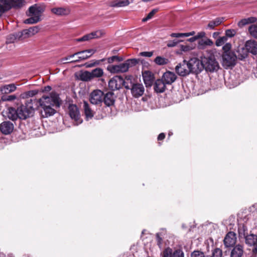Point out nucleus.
Returning <instances> with one entry per match:
<instances>
[{"mask_svg":"<svg viewBox=\"0 0 257 257\" xmlns=\"http://www.w3.org/2000/svg\"><path fill=\"white\" fill-rule=\"evenodd\" d=\"M245 243L248 246H252V253L253 254H257V235L250 233L244 238Z\"/></svg>","mask_w":257,"mask_h":257,"instance_id":"13","label":"nucleus"},{"mask_svg":"<svg viewBox=\"0 0 257 257\" xmlns=\"http://www.w3.org/2000/svg\"><path fill=\"white\" fill-rule=\"evenodd\" d=\"M38 93V91L37 90H31L28 91V95L30 96H33L36 95Z\"/></svg>","mask_w":257,"mask_h":257,"instance_id":"60","label":"nucleus"},{"mask_svg":"<svg viewBox=\"0 0 257 257\" xmlns=\"http://www.w3.org/2000/svg\"><path fill=\"white\" fill-rule=\"evenodd\" d=\"M170 36L176 38L184 37V33H172Z\"/></svg>","mask_w":257,"mask_h":257,"instance_id":"55","label":"nucleus"},{"mask_svg":"<svg viewBox=\"0 0 257 257\" xmlns=\"http://www.w3.org/2000/svg\"><path fill=\"white\" fill-rule=\"evenodd\" d=\"M154 89L157 93H163L166 89V84L161 79H158L154 84Z\"/></svg>","mask_w":257,"mask_h":257,"instance_id":"24","label":"nucleus"},{"mask_svg":"<svg viewBox=\"0 0 257 257\" xmlns=\"http://www.w3.org/2000/svg\"><path fill=\"white\" fill-rule=\"evenodd\" d=\"M188 64L190 73L198 74L203 70L201 60L196 58H192L188 61Z\"/></svg>","mask_w":257,"mask_h":257,"instance_id":"9","label":"nucleus"},{"mask_svg":"<svg viewBox=\"0 0 257 257\" xmlns=\"http://www.w3.org/2000/svg\"><path fill=\"white\" fill-rule=\"evenodd\" d=\"M156 240L157 241V244L159 245H160L162 244V238L160 236L158 233H157L156 235Z\"/></svg>","mask_w":257,"mask_h":257,"instance_id":"59","label":"nucleus"},{"mask_svg":"<svg viewBox=\"0 0 257 257\" xmlns=\"http://www.w3.org/2000/svg\"><path fill=\"white\" fill-rule=\"evenodd\" d=\"M14 130V125L10 121H4L0 124V131L4 135H10Z\"/></svg>","mask_w":257,"mask_h":257,"instance_id":"15","label":"nucleus"},{"mask_svg":"<svg viewBox=\"0 0 257 257\" xmlns=\"http://www.w3.org/2000/svg\"><path fill=\"white\" fill-rule=\"evenodd\" d=\"M83 107L84 114L86 119L88 120L89 119L92 118L94 116V112L92 110L89 104L87 102L84 101Z\"/></svg>","mask_w":257,"mask_h":257,"instance_id":"32","label":"nucleus"},{"mask_svg":"<svg viewBox=\"0 0 257 257\" xmlns=\"http://www.w3.org/2000/svg\"><path fill=\"white\" fill-rule=\"evenodd\" d=\"M34 103L39 104L41 108L40 113L43 118L49 117L56 113V110L54 108L59 107L60 102L59 96L56 94H51L50 96H43L42 98L34 99Z\"/></svg>","mask_w":257,"mask_h":257,"instance_id":"1","label":"nucleus"},{"mask_svg":"<svg viewBox=\"0 0 257 257\" xmlns=\"http://www.w3.org/2000/svg\"><path fill=\"white\" fill-rule=\"evenodd\" d=\"M17 98L16 95H3L1 96V100L3 101H12Z\"/></svg>","mask_w":257,"mask_h":257,"instance_id":"40","label":"nucleus"},{"mask_svg":"<svg viewBox=\"0 0 257 257\" xmlns=\"http://www.w3.org/2000/svg\"><path fill=\"white\" fill-rule=\"evenodd\" d=\"M197 40L196 37V36H194V37H192V38H191L189 39H188V41H189V42H193L195 41V40Z\"/></svg>","mask_w":257,"mask_h":257,"instance_id":"63","label":"nucleus"},{"mask_svg":"<svg viewBox=\"0 0 257 257\" xmlns=\"http://www.w3.org/2000/svg\"><path fill=\"white\" fill-rule=\"evenodd\" d=\"M168 62V59L161 56H157L154 60V62L158 65H166Z\"/></svg>","mask_w":257,"mask_h":257,"instance_id":"39","label":"nucleus"},{"mask_svg":"<svg viewBox=\"0 0 257 257\" xmlns=\"http://www.w3.org/2000/svg\"><path fill=\"white\" fill-rule=\"evenodd\" d=\"M219 34V33L218 32H214L213 34V37L214 38H215L216 36H217Z\"/></svg>","mask_w":257,"mask_h":257,"instance_id":"64","label":"nucleus"},{"mask_svg":"<svg viewBox=\"0 0 257 257\" xmlns=\"http://www.w3.org/2000/svg\"><path fill=\"white\" fill-rule=\"evenodd\" d=\"M139 55L143 57H151L153 55V52H142Z\"/></svg>","mask_w":257,"mask_h":257,"instance_id":"53","label":"nucleus"},{"mask_svg":"<svg viewBox=\"0 0 257 257\" xmlns=\"http://www.w3.org/2000/svg\"><path fill=\"white\" fill-rule=\"evenodd\" d=\"M179 42V41L176 40H174L173 41H170L168 42L167 46L168 47H173L176 46Z\"/></svg>","mask_w":257,"mask_h":257,"instance_id":"52","label":"nucleus"},{"mask_svg":"<svg viewBox=\"0 0 257 257\" xmlns=\"http://www.w3.org/2000/svg\"><path fill=\"white\" fill-rule=\"evenodd\" d=\"M247 231V227L244 224L242 223L238 225V233L239 238H244L247 236L248 235Z\"/></svg>","mask_w":257,"mask_h":257,"instance_id":"35","label":"nucleus"},{"mask_svg":"<svg viewBox=\"0 0 257 257\" xmlns=\"http://www.w3.org/2000/svg\"><path fill=\"white\" fill-rule=\"evenodd\" d=\"M243 253V246L241 244H237L234 246L231 251L230 257H241Z\"/></svg>","mask_w":257,"mask_h":257,"instance_id":"27","label":"nucleus"},{"mask_svg":"<svg viewBox=\"0 0 257 257\" xmlns=\"http://www.w3.org/2000/svg\"><path fill=\"white\" fill-rule=\"evenodd\" d=\"M126 89H130L132 95L135 98L142 96L145 91V88L143 84L136 82L132 76H128V80L125 86Z\"/></svg>","mask_w":257,"mask_h":257,"instance_id":"4","label":"nucleus"},{"mask_svg":"<svg viewBox=\"0 0 257 257\" xmlns=\"http://www.w3.org/2000/svg\"><path fill=\"white\" fill-rule=\"evenodd\" d=\"M71 55H69V56H68L67 57H64V58H62V59H61V62L62 63H63V64H66V63H70V61H69V62H64V60H69V59H70V58H73V57H70V56H71Z\"/></svg>","mask_w":257,"mask_h":257,"instance_id":"58","label":"nucleus"},{"mask_svg":"<svg viewBox=\"0 0 257 257\" xmlns=\"http://www.w3.org/2000/svg\"><path fill=\"white\" fill-rule=\"evenodd\" d=\"M195 34V32L194 31H192L189 33H184V37H189L190 36H193Z\"/></svg>","mask_w":257,"mask_h":257,"instance_id":"61","label":"nucleus"},{"mask_svg":"<svg viewBox=\"0 0 257 257\" xmlns=\"http://www.w3.org/2000/svg\"><path fill=\"white\" fill-rule=\"evenodd\" d=\"M245 47L248 53L253 55H257V41L253 40H248L245 42Z\"/></svg>","mask_w":257,"mask_h":257,"instance_id":"23","label":"nucleus"},{"mask_svg":"<svg viewBox=\"0 0 257 257\" xmlns=\"http://www.w3.org/2000/svg\"><path fill=\"white\" fill-rule=\"evenodd\" d=\"M224 19V18L223 17L216 18L214 20L211 21L209 22L207 27L211 30H213L215 27L220 25L222 23Z\"/></svg>","mask_w":257,"mask_h":257,"instance_id":"34","label":"nucleus"},{"mask_svg":"<svg viewBox=\"0 0 257 257\" xmlns=\"http://www.w3.org/2000/svg\"><path fill=\"white\" fill-rule=\"evenodd\" d=\"M108 63H112L114 61L120 62L123 61V58L122 57H119L117 56H113L109 57L107 59Z\"/></svg>","mask_w":257,"mask_h":257,"instance_id":"43","label":"nucleus"},{"mask_svg":"<svg viewBox=\"0 0 257 257\" xmlns=\"http://www.w3.org/2000/svg\"><path fill=\"white\" fill-rule=\"evenodd\" d=\"M195 36L196 37L197 40L199 39H202L203 37L205 36V33L204 32H199Z\"/></svg>","mask_w":257,"mask_h":257,"instance_id":"56","label":"nucleus"},{"mask_svg":"<svg viewBox=\"0 0 257 257\" xmlns=\"http://www.w3.org/2000/svg\"><path fill=\"white\" fill-rule=\"evenodd\" d=\"M235 34L236 32L234 30L228 29L225 31V35L226 37L230 38L233 37Z\"/></svg>","mask_w":257,"mask_h":257,"instance_id":"51","label":"nucleus"},{"mask_svg":"<svg viewBox=\"0 0 257 257\" xmlns=\"http://www.w3.org/2000/svg\"><path fill=\"white\" fill-rule=\"evenodd\" d=\"M231 45L230 43H226L222 47V50L223 51L222 54H227L228 53L233 52L231 50Z\"/></svg>","mask_w":257,"mask_h":257,"instance_id":"46","label":"nucleus"},{"mask_svg":"<svg viewBox=\"0 0 257 257\" xmlns=\"http://www.w3.org/2000/svg\"><path fill=\"white\" fill-rule=\"evenodd\" d=\"M221 57V64L225 69L232 68L235 65L237 56L236 54L234 52L222 54Z\"/></svg>","mask_w":257,"mask_h":257,"instance_id":"7","label":"nucleus"},{"mask_svg":"<svg viewBox=\"0 0 257 257\" xmlns=\"http://www.w3.org/2000/svg\"><path fill=\"white\" fill-rule=\"evenodd\" d=\"M177 78L176 75L174 72L167 71L163 74L161 79L166 85H171L175 81Z\"/></svg>","mask_w":257,"mask_h":257,"instance_id":"21","label":"nucleus"},{"mask_svg":"<svg viewBox=\"0 0 257 257\" xmlns=\"http://www.w3.org/2000/svg\"><path fill=\"white\" fill-rule=\"evenodd\" d=\"M213 44V41L209 39H202L198 42V48L199 49L203 50L206 48L207 46H211Z\"/></svg>","mask_w":257,"mask_h":257,"instance_id":"29","label":"nucleus"},{"mask_svg":"<svg viewBox=\"0 0 257 257\" xmlns=\"http://www.w3.org/2000/svg\"><path fill=\"white\" fill-rule=\"evenodd\" d=\"M104 33L101 30L96 31L95 32H93L90 34H86L81 38H78L77 39V41L78 42H83L89 40H91L93 38H97L101 37Z\"/></svg>","mask_w":257,"mask_h":257,"instance_id":"20","label":"nucleus"},{"mask_svg":"<svg viewBox=\"0 0 257 257\" xmlns=\"http://www.w3.org/2000/svg\"><path fill=\"white\" fill-rule=\"evenodd\" d=\"M159 11L158 9H154L152 10L147 15L146 18H143V22H146L152 18V17Z\"/></svg>","mask_w":257,"mask_h":257,"instance_id":"42","label":"nucleus"},{"mask_svg":"<svg viewBox=\"0 0 257 257\" xmlns=\"http://www.w3.org/2000/svg\"><path fill=\"white\" fill-rule=\"evenodd\" d=\"M33 103H35L34 100L31 99L28 100L25 104H22L18 107L19 118L26 119L33 115L35 111Z\"/></svg>","mask_w":257,"mask_h":257,"instance_id":"5","label":"nucleus"},{"mask_svg":"<svg viewBox=\"0 0 257 257\" xmlns=\"http://www.w3.org/2000/svg\"><path fill=\"white\" fill-rule=\"evenodd\" d=\"M95 52V50L91 49L76 52L72 54L70 57H75L76 55H78V58L76 60H72L70 62L73 63L86 60L91 57Z\"/></svg>","mask_w":257,"mask_h":257,"instance_id":"10","label":"nucleus"},{"mask_svg":"<svg viewBox=\"0 0 257 257\" xmlns=\"http://www.w3.org/2000/svg\"><path fill=\"white\" fill-rule=\"evenodd\" d=\"M236 233L233 231L228 232L223 240L224 245L227 247L233 246L236 241Z\"/></svg>","mask_w":257,"mask_h":257,"instance_id":"16","label":"nucleus"},{"mask_svg":"<svg viewBox=\"0 0 257 257\" xmlns=\"http://www.w3.org/2000/svg\"><path fill=\"white\" fill-rule=\"evenodd\" d=\"M16 89V86L13 83L2 86L0 87V95H7L15 91Z\"/></svg>","mask_w":257,"mask_h":257,"instance_id":"26","label":"nucleus"},{"mask_svg":"<svg viewBox=\"0 0 257 257\" xmlns=\"http://www.w3.org/2000/svg\"><path fill=\"white\" fill-rule=\"evenodd\" d=\"M115 96L113 92L109 91L104 93L103 97V102L106 106L111 107L114 105Z\"/></svg>","mask_w":257,"mask_h":257,"instance_id":"19","label":"nucleus"},{"mask_svg":"<svg viewBox=\"0 0 257 257\" xmlns=\"http://www.w3.org/2000/svg\"><path fill=\"white\" fill-rule=\"evenodd\" d=\"M227 40V38L225 36L219 37L217 39L215 42V45L217 46H220L224 44L225 41Z\"/></svg>","mask_w":257,"mask_h":257,"instance_id":"47","label":"nucleus"},{"mask_svg":"<svg viewBox=\"0 0 257 257\" xmlns=\"http://www.w3.org/2000/svg\"><path fill=\"white\" fill-rule=\"evenodd\" d=\"M105 59H102L101 60H97V61H95L94 63H86L85 64V65L86 66V68H90V67H92L95 65H99L100 64V62H103L105 61Z\"/></svg>","mask_w":257,"mask_h":257,"instance_id":"48","label":"nucleus"},{"mask_svg":"<svg viewBox=\"0 0 257 257\" xmlns=\"http://www.w3.org/2000/svg\"><path fill=\"white\" fill-rule=\"evenodd\" d=\"M250 35L253 37L257 38V25H252L248 29Z\"/></svg>","mask_w":257,"mask_h":257,"instance_id":"41","label":"nucleus"},{"mask_svg":"<svg viewBox=\"0 0 257 257\" xmlns=\"http://www.w3.org/2000/svg\"><path fill=\"white\" fill-rule=\"evenodd\" d=\"M13 7L14 8H20L22 6L24 0H13Z\"/></svg>","mask_w":257,"mask_h":257,"instance_id":"50","label":"nucleus"},{"mask_svg":"<svg viewBox=\"0 0 257 257\" xmlns=\"http://www.w3.org/2000/svg\"><path fill=\"white\" fill-rule=\"evenodd\" d=\"M256 18L255 17H249L246 19L241 20L238 22V26L240 27H243L246 25L253 23L256 21Z\"/></svg>","mask_w":257,"mask_h":257,"instance_id":"37","label":"nucleus"},{"mask_svg":"<svg viewBox=\"0 0 257 257\" xmlns=\"http://www.w3.org/2000/svg\"><path fill=\"white\" fill-rule=\"evenodd\" d=\"M13 0H0V12L4 13L13 7Z\"/></svg>","mask_w":257,"mask_h":257,"instance_id":"25","label":"nucleus"},{"mask_svg":"<svg viewBox=\"0 0 257 257\" xmlns=\"http://www.w3.org/2000/svg\"><path fill=\"white\" fill-rule=\"evenodd\" d=\"M18 33H16L15 34L10 35L9 36V40L10 43H14L15 41H20V40H23V39H19L18 38H15V37L13 36V35H16Z\"/></svg>","mask_w":257,"mask_h":257,"instance_id":"54","label":"nucleus"},{"mask_svg":"<svg viewBox=\"0 0 257 257\" xmlns=\"http://www.w3.org/2000/svg\"><path fill=\"white\" fill-rule=\"evenodd\" d=\"M40 30L39 26H34L29 28L28 29H24L21 32H19L16 35H13L15 38H18L19 39H25L27 38L31 37L37 33Z\"/></svg>","mask_w":257,"mask_h":257,"instance_id":"8","label":"nucleus"},{"mask_svg":"<svg viewBox=\"0 0 257 257\" xmlns=\"http://www.w3.org/2000/svg\"><path fill=\"white\" fill-rule=\"evenodd\" d=\"M52 88L51 86H45V88H44V91H49L51 90Z\"/></svg>","mask_w":257,"mask_h":257,"instance_id":"62","label":"nucleus"},{"mask_svg":"<svg viewBox=\"0 0 257 257\" xmlns=\"http://www.w3.org/2000/svg\"><path fill=\"white\" fill-rule=\"evenodd\" d=\"M7 116L12 120H16L19 118V113L18 112V108L16 109L15 108L10 107L8 109Z\"/></svg>","mask_w":257,"mask_h":257,"instance_id":"31","label":"nucleus"},{"mask_svg":"<svg viewBox=\"0 0 257 257\" xmlns=\"http://www.w3.org/2000/svg\"><path fill=\"white\" fill-rule=\"evenodd\" d=\"M139 63V60L137 59H130L126 60L124 63L118 65L120 72H126L130 67L137 65Z\"/></svg>","mask_w":257,"mask_h":257,"instance_id":"17","label":"nucleus"},{"mask_svg":"<svg viewBox=\"0 0 257 257\" xmlns=\"http://www.w3.org/2000/svg\"><path fill=\"white\" fill-rule=\"evenodd\" d=\"M143 78L146 86H151L155 80V76L153 73L150 71L143 72Z\"/></svg>","mask_w":257,"mask_h":257,"instance_id":"22","label":"nucleus"},{"mask_svg":"<svg viewBox=\"0 0 257 257\" xmlns=\"http://www.w3.org/2000/svg\"><path fill=\"white\" fill-rule=\"evenodd\" d=\"M222 251L219 248H216L212 250V255L210 257H222Z\"/></svg>","mask_w":257,"mask_h":257,"instance_id":"44","label":"nucleus"},{"mask_svg":"<svg viewBox=\"0 0 257 257\" xmlns=\"http://www.w3.org/2000/svg\"><path fill=\"white\" fill-rule=\"evenodd\" d=\"M68 111L70 117L74 120L77 123H80L82 122L80 112L76 105L70 104L68 107Z\"/></svg>","mask_w":257,"mask_h":257,"instance_id":"14","label":"nucleus"},{"mask_svg":"<svg viewBox=\"0 0 257 257\" xmlns=\"http://www.w3.org/2000/svg\"><path fill=\"white\" fill-rule=\"evenodd\" d=\"M128 80V76H125L124 79L120 76H115L109 81V88L112 91L118 90L123 86L125 88Z\"/></svg>","mask_w":257,"mask_h":257,"instance_id":"6","label":"nucleus"},{"mask_svg":"<svg viewBox=\"0 0 257 257\" xmlns=\"http://www.w3.org/2000/svg\"><path fill=\"white\" fill-rule=\"evenodd\" d=\"M79 79L84 82H88L92 80V77L91 72L88 71H84L80 72L79 75Z\"/></svg>","mask_w":257,"mask_h":257,"instance_id":"33","label":"nucleus"},{"mask_svg":"<svg viewBox=\"0 0 257 257\" xmlns=\"http://www.w3.org/2000/svg\"><path fill=\"white\" fill-rule=\"evenodd\" d=\"M91 73L92 79H93L94 78L101 77L104 74V72L102 68L98 67L92 70Z\"/></svg>","mask_w":257,"mask_h":257,"instance_id":"38","label":"nucleus"},{"mask_svg":"<svg viewBox=\"0 0 257 257\" xmlns=\"http://www.w3.org/2000/svg\"><path fill=\"white\" fill-rule=\"evenodd\" d=\"M176 73L180 76H186L190 73L188 61L184 60L182 63L178 64L175 67Z\"/></svg>","mask_w":257,"mask_h":257,"instance_id":"12","label":"nucleus"},{"mask_svg":"<svg viewBox=\"0 0 257 257\" xmlns=\"http://www.w3.org/2000/svg\"><path fill=\"white\" fill-rule=\"evenodd\" d=\"M51 11L56 15L61 16L68 15L70 13V10L69 8L62 7L52 8L51 9Z\"/></svg>","mask_w":257,"mask_h":257,"instance_id":"28","label":"nucleus"},{"mask_svg":"<svg viewBox=\"0 0 257 257\" xmlns=\"http://www.w3.org/2000/svg\"><path fill=\"white\" fill-rule=\"evenodd\" d=\"M204 253L199 250H194L191 254V257H204Z\"/></svg>","mask_w":257,"mask_h":257,"instance_id":"49","label":"nucleus"},{"mask_svg":"<svg viewBox=\"0 0 257 257\" xmlns=\"http://www.w3.org/2000/svg\"><path fill=\"white\" fill-rule=\"evenodd\" d=\"M166 135L164 133H161L158 136V141H163L165 138Z\"/></svg>","mask_w":257,"mask_h":257,"instance_id":"57","label":"nucleus"},{"mask_svg":"<svg viewBox=\"0 0 257 257\" xmlns=\"http://www.w3.org/2000/svg\"><path fill=\"white\" fill-rule=\"evenodd\" d=\"M104 92L99 89L93 90L90 95L89 101L91 103L95 105L101 104L103 102Z\"/></svg>","mask_w":257,"mask_h":257,"instance_id":"11","label":"nucleus"},{"mask_svg":"<svg viewBox=\"0 0 257 257\" xmlns=\"http://www.w3.org/2000/svg\"><path fill=\"white\" fill-rule=\"evenodd\" d=\"M107 70L111 73H113L120 72L118 65H108L107 66Z\"/></svg>","mask_w":257,"mask_h":257,"instance_id":"45","label":"nucleus"},{"mask_svg":"<svg viewBox=\"0 0 257 257\" xmlns=\"http://www.w3.org/2000/svg\"><path fill=\"white\" fill-rule=\"evenodd\" d=\"M162 257H184V253L180 248L175 249L174 251L168 248L163 251Z\"/></svg>","mask_w":257,"mask_h":257,"instance_id":"18","label":"nucleus"},{"mask_svg":"<svg viewBox=\"0 0 257 257\" xmlns=\"http://www.w3.org/2000/svg\"><path fill=\"white\" fill-rule=\"evenodd\" d=\"M129 4L128 0H114L110 2L109 6L110 7H123Z\"/></svg>","mask_w":257,"mask_h":257,"instance_id":"30","label":"nucleus"},{"mask_svg":"<svg viewBox=\"0 0 257 257\" xmlns=\"http://www.w3.org/2000/svg\"><path fill=\"white\" fill-rule=\"evenodd\" d=\"M248 52L245 48H238L237 51V59L240 60H243L246 58L248 56Z\"/></svg>","mask_w":257,"mask_h":257,"instance_id":"36","label":"nucleus"},{"mask_svg":"<svg viewBox=\"0 0 257 257\" xmlns=\"http://www.w3.org/2000/svg\"><path fill=\"white\" fill-rule=\"evenodd\" d=\"M203 69L206 72H216L219 69L220 66L217 61L215 57L213 54H208L206 56L201 57Z\"/></svg>","mask_w":257,"mask_h":257,"instance_id":"3","label":"nucleus"},{"mask_svg":"<svg viewBox=\"0 0 257 257\" xmlns=\"http://www.w3.org/2000/svg\"><path fill=\"white\" fill-rule=\"evenodd\" d=\"M46 5L44 3L35 4L29 7L27 15L29 18L24 21L26 24H36L41 21V17L46 10Z\"/></svg>","mask_w":257,"mask_h":257,"instance_id":"2","label":"nucleus"}]
</instances>
